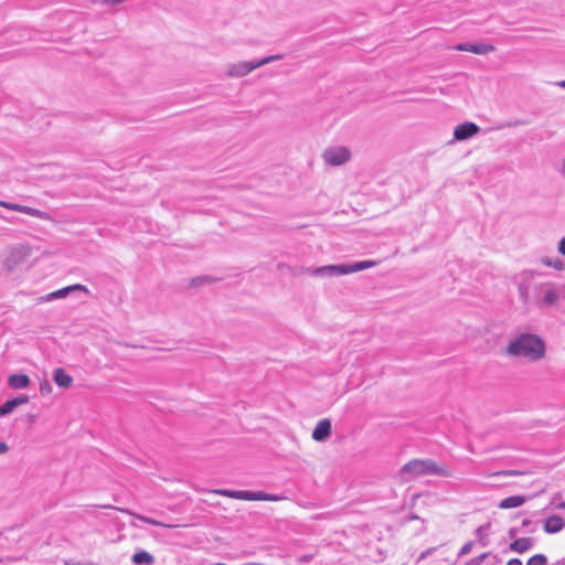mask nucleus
Segmentation results:
<instances>
[{
	"instance_id": "obj_1",
	"label": "nucleus",
	"mask_w": 565,
	"mask_h": 565,
	"mask_svg": "<svg viewBox=\"0 0 565 565\" xmlns=\"http://www.w3.org/2000/svg\"><path fill=\"white\" fill-rule=\"evenodd\" d=\"M504 354L529 362H537L545 358L546 344L544 339L536 333L521 332L509 341Z\"/></svg>"
},
{
	"instance_id": "obj_2",
	"label": "nucleus",
	"mask_w": 565,
	"mask_h": 565,
	"mask_svg": "<svg viewBox=\"0 0 565 565\" xmlns=\"http://www.w3.org/2000/svg\"><path fill=\"white\" fill-rule=\"evenodd\" d=\"M377 265L374 260H362L353 264H339V265H326L320 267H307L302 271L311 276H342L356 271H361L367 268H372Z\"/></svg>"
},
{
	"instance_id": "obj_3",
	"label": "nucleus",
	"mask_w": 565,
	"mask_h": 565,
	"mask_svg": "<svg viewBox=\"0 0 565 565\" xmlns=\"http://www.w3.org/2000/svg\"><path fill=\"white\" fill-rule=\"evenodd\" d=\"M402 475H409V478H416L420 476H448V471L438 466L436 461L431 459H413L406 462L402 469Z\"/></svg>"
},
{
	"instance_id": "obj_4",
	"label": "nucleus",
	"mask_w": 565,
	"mask_h": 565,
	"mask_svg": "<svg viewBox=\"0 0 565 565\" xmlns=\"http://www.w3.org/2000/svg\"><path fill=\"white\" fill-rule=\"evenodd\" d=\"M215 493L237 500H246V501H279L282 497L263 492V491H247V490H228V489H220L215 490Z\"/></svg>"
},
{
	"instance_id": "obj_5",
	"label": "nucleus",
	"mask_w": 565,
	"mask_h": 565,
	"mask_svg": "<svg viewBox=\"0 0 565 565\" xmlns=\"http://www.w3.org/2000/svg\"><path fill=\"white\" fill-rule=\"evenodd\" d=\"M534 305L540 309L555 306L558 300V291L552 282H542L534 286Z\"/></svg>"
},
{
	"instance_id": "obj_6",
	"label": "nucleus",
	"mask_w": 565,
	"mask_h": 565,
	"mask_svg": "<svg viewBox=\"0 0 565 565\" xmlns=\"http://www.w3.org/2000/svg\"><path fill=\"white\" fill-rule=\"evenodd\" d=\"M31 249L24 245L11 247L4 256L3 268L12 273L30 257Z\"/></svg>"
},
{
	"instance_id": "obj_7",
	"label": "nucleus",
	"mask_w": 565,
	"mask_h": 565,
	"mask_svg": "<svg viewBox=\"0 0 565 565\" xmlns=\"http://www.w3.org/2000/svg\"><path fill=\"white\" fill-rule=\"evenodd\" d=\"M322 158L327 164L338 167L350 160L351 152L347 147H331L323 151Z\"/></svg>"
},
{
	"instance_id": "obj_8",
	"label": "nucleus",
	"mask_w": 565,
	"mask_h": 565,
	"mask_svg": "<svg viewBox=\"0 0 565 565\" xmlns=\"http://www.w3.org/2000/svg\"><path fill=\"white\" fill-rule=\"evenodd\" d=\"M0 206L8 209L10 211L24 213L26 215L40 218V220H49L50 215L49 213L38 210L35 207L18 204V203H11L7 201L0 200Z\"/></svg>"
},
{
	"instance_id": "obj_9",
	"label": "nucleus",
	"mask_w": 565,
	"mask_h": 565,
	"mask_svg": "<svg viewBox=\"0 0 565 565\" xmlns=\"http://www.w3.org/2000/svg\"><path fill=\"white\" fill-rule=\"evenodd\" d=\"M256 68H258L256 61H250V62L242 61V62H237V63H233V64L228 65L226 74L230 77H243Z\"/></svg>"
},
{
	"instance_id": "obj_10",
	"label": "nucleus",
	"mask_w": 565,
	"mask_h": 565,
	"mask_svg": "<svg viewBox=\"0 0 565 565\" xmlns=\"http://www.w3.org/2000/svg\"><path fill=\"white\" fill-rule=\"evenodd\" d=\"M480 131L478 125L471 121L459 124L454 130L455 140L462 141L472 138Z\"/></svg>"
},
{
	"instance_id": "obj_11",
	"label": "nucleus",
	"mask_w": 565,
	"mask_h": 565,
	"mask_svg": "<svg viewBox=\"0 0 565 565\" xmlns=\"http://www.w3.org/2000/svg\"><path fill=\"white\" fill-rule=\"evenodd\" d=\"M455 50L462 52H471L479 55H486L488 53L493 52L495 47L492 44L465 42L457 44L455 46Z\"/></svg>"
},
{
	"instance_id": "obj_12",
	"label": "nucleus",
	"mask_w": 565,
	"mask_h": 565,
	"mask_svg": "<svg viewBox=\"0 0 565 565\" xmlns=\"http://www.w3.org/2000/svg\"><path fill=\"white\" fill-rule=\"evenodd\" d=\"M75 290L84 291L86 294L89 292V290L86 288V286L81 285V284H75V285H71V286L64 287L62 289L55 290L53 292H50L49 295L45 296V300L51 301V300H55V299H61V298L66 297L67 295H70L72 291H75Z\"/></svg>"
},
{
	"instance_id": "obj_13",
	"label": "nucleus",
	"mask_w": 565,
	"mask_h": 565,
	"mask_svg": "<svg viewBox=\"0 0 565 565\" xmlns=\"http://www.w3.org/2000/svg\"><path fill=\"white\" fill-rule=\"evenodd\" d=\"M29 402L28 395H19L12 399L7 401L0 406V417H4L12 413L17 407L26 404Z\"/></svg>"
},
{
	"instance_id": "obj_14",
	"label": "nucleus",
	"mask_w": 565,
	"mask_h": 565,
	"mask_svg": "<svg viewBox=\"0 0 565 565\" xmlns=\"http://www.w3.org/2000/svg\"><path fill=\"white\" fill-rule=\"evenodd\" d=\"M331 420L322 419L320 420L312 431V438L316 441H323L331 435Z\"/></svg>"
},
{
	"instance_id": "obj_15",
	"label": "nucleus",
	"mask_w": 565,
	"mask_h": 565,
	"mask_svg": "<svg viewBox=\"0 0 565 565\" xmlns=\"http://www.w3.org/2000/svg\"><path fill=\"white\" fill-rule=\"evenodd\" d=\"M564 526H565L564 519L558 514L551 515L550 518H547L544 521V524H543L544 531L548 534L558 533L564 529Z\"/></svg>"
},
{
	"instance_id": "obj_16",
	"label": "nucleus",
	"mask_w": 565,
	"mask_h": 565,
	"mask_svg": "<svg viewBox=\"0 0 565 565\" xmlns=\"http://www.w3.org/2000/svg\"><path fill=\"white\" fill-rule=\"evenodd\" d=\"M533 545L534 540L532 537H520L510 543L509 550L519 554H523L531 550Z\"/></svg>"
},
{
	"instance_id": "obj_17",
	"label": "nucleus",
	"mask_w": 565,
	"mask_h": 565,
	"mask_svg": "<svg viewBox=\"0 0 565 565\" xmlns=\"http://www.w3.org/2000/svg\"><path fill=\"white\" fill-rule=\"evenodd\" d=\"M95 508H100V509H116L120 512H124V513H128V514H131V515H135L137 519H139L140 521L147 523V524H150V525H156V526H166V527H170V525H166L154 519H151V518H148V516H145V515H139V514H135L132 512H130L129 510L127 509H122V508H116L111 504H102V505H94Z\"/></svg>"
},
{
	"instance_id": "obj_18",
	"label": "nucleus",
	"mask_w": 565,
	"mask_h": 565,
	"mask_svg": "<svg viewBox=\"0 0 565 565\" xmlns=\"http://www.w3.org/2000/svg\"><path fill=\"white\" fill-rule=\"evenodd\" d=\"M53 380L60 387L67 388L73 383V377L65 372L64 369L57 367L54 370Z\"/></svg>"
},
{
	"instance_id": "obj_19",
	"label": "nucleus",
	"mask_w": 565,
	"mask_h": 565,
	"mask_svg": "<svg viewBox=\"0 0 565 565\" xmlns=\"http://www.w3.org/2000/svg\"><path fill=\"white\" fill-rule=\"evenodd\" d=\"M8 384L13 390H22L30 385V377L26 374H12L8 379Z\"/></svg>"
},
{
	"instance_id": "obj_20",
	"label": "nucleus",
	"mask_w": 565,
	"mask_h": 565,
	"mask_svg": "<svg viewBox=\"0 0 565 565\" xmlns=\"http://www.w3.org/2000/svg\"><path fill=\"white\" fill-rule=\"evenodd\" d=\"M527 498L524 495H511L501 500L498 504L500 509H513L521 507L526 502Z\"/></svg>"
},
{
	"instance_id": "obj_21",
	"label": "nucleus",
	"mask_w": 565,
	"mask_h": 565,
	"mask_svg": "<svg viewBox=\"0 0 565 565\" xmlns=\"http://www.w3.org/2000/svg\"><path fill=\"white\" fill-rule=\"evenodd\" d=\"M132 563L136 565H153L154 557L147 551H139L132 555Z\"/></svg>"
},
{
	"instance_id": "obj_22",
	"label": "nucleus",
	"mask_w": 565,
	"mask_h": 565,
	"mask_svg": "<svg viewBox=\"0 0 565 565\" xmlns=\"http://www.w3.org/2000/svg\"><path fill=\"white\" fill-rule=\"evenodd\" d=\"M541 263L543 265L547 266V267H552V268H554L556 270H559V271L564 270V268H565V263L562 259H559V258H554L553 259V258H550V257H543L541 259Z\"/></svg>"
},
{
	"instance_id": "obj_23",
	"label": "nucleus",
	"mask_w": 565,
	"mask_h": 565,
	"mask_svg": "<svg viewBox=\"0 0 565 565\" xmlns=\"http://www.w3.org/2000/svg\"><path fill=\"white\" fill-rule=\"evenodd\" d=\"M490 527V524H484V525H480L477 530H476V535L478 536L479 539V542L482 546H487L489 541L487 539V535H488V530Z\"/></svg>"
},
{
	"instance_id": "obj_24",
	"label": "nucleus",
	"mask_w": 565,
	"mask_h": 565,
	"mask_svg": "<svg viewBox=\"0 0 565 565\" xmlns=\"http://www.w3.org/2000/svg\"><path fill=\"white\" fill-rule=\"evenodd\" d=\"M547 557L544 554H535L529 558L526 565H546Z\"/></svg>"
},
{
	"instance_id": "obj_25",
	"label": "nucleus",
	"mask_w": 565,
	"mask_h": 565,
	"mask_svg": "<svg viewBox=\"0 0 565 565\" xmlns=\"http://www.w3.org/2000/svg\"><path fill=\"white\" fill-rule=\"evenodd\" d=\"M520 299L523 303L530 302V295H529V286L525 284H520L518 287Z\"/></svg>"
},
{
	"instance_id": "obj_26",
	"label": "nucleus",
	"mask_w": 565,
	"mask_h": 565,
	"mask_svg": "<svg viewBox=\"0 0 565 565\" xmlns=\"http://www.w3.org/2000/svg\"><path fill=\"white\" fill-rule=\"evenodd\" d=\"M281 58H282V55H269V56H265L264 58L256 61V62H257L258 67H260L263 65L269 64L275 61H279Z\"/></svg>"
},
{
	"instance_id": "obj_27",
	"label": "nucleus",
	"mask_w": 565,
	"mask_h": 565,
	"mask_svg": "<svg viewBox=\"0 0 565 565\" xmlns=\"http://www.w3.org/2000/svg\"><path fill=\"white\" fill-rule=\"evenodd\" d=\"M472 546H473L472 542H467L466 544H463L458 553V557L460 558V557L469 554L472 550Z\"/></svg>"
},
{
	"instance_id": "obj_28",
	"label": "nucleus",
	"mask_w": 565,
	"mask_h": 565,
	"mask_svg": "<svg viewBox=\"0 0 565 565\" xmlns=\"http://www.w3.org/2000/svg\"><path fill=\"white\" fill-rule=\"evenodd\" d=\"M521 473L522 472L519 470H501V471L494 472L493 476L509 477V476H519Z\"/></svg>"
},
{
	"instance_id": "obj_29",
	"label": "nucleus",
	"mask_w": 565,
	"mask_h": 565,
	"mask_svg": "<svg viewBox=\"0 0 565 565\" xmlns=\"http://www.w3.org/2000/svg\"><path fill=\"white\" fill-rule=\"evenodd\" d=\"M436 548H437V547H429V548H427V550L423 551V552L419 554V556H418V558H417V562H422V561L426 559L429 555H431V554L436 551Z\"/></svg>"
},
{
	"instance_id": "obj_30",
	"label": "nucleus",
	"mask_w": 565,
	"mask_h": 565,
	"mask_svg": "<svg viewBox=\"0 0 565 565\" xmlns=\"http://www.w3.org/2000/svg\"><path fill=\"white\" fill-rule=\"evenodd\" d=\"M557 250L559 254L565 256V236L558 242Z\"/></svg>"
},
{
	"instance_id": "obj_31",
	"label": "nucleus",
	"mask_w": 565,
	"mask_h": 565,
	"mask_svg": "<svg viewBox=\"0 0 565 565\" xmlns=\"http://www.w3.org/2000/svg\"><path fill=\"white\" fill-rule=\"evenodd\" d=\"M50 391H51V386H50V384H49L47 382L42 383V384L40 385V392H41L42 394L49 393Z\"/></svg>"
},
{
	"instance_id": "obj_32",
	"label": "nucleus",
	"mask_w": 565,
	"mask_h": 565,
	"mask_svg": "<svg viewBox=\"0 0 565 565\" xmlns=\"http://www.w3.org/2000/svg\"><path fill=\"white\" fill-rule=\"evenodd\" d=\"M490 555V553H482L476 557H473L480 565L482 562Z\"/></svg>"
},
{
	"instance_id": "obj_33",
	"label": "nucleus",
	"mask_w": 565,
	"mask_h": 565,
	"mask_svg": "<svg viewBox=\"0 0 565 565\" xmlns=\"http://www.w3.org/2000/svg\"><path fill=\"white\" fill-rule=\"evenodd\" d=\"M9 447L4 441H0V455L6 454Z\"/></svg>"
},
{
	"instance_id": "obj_34",
	"label": "nucleus",
	"mask_w": 565,
	"mask_h": 565,
	"mask_svg": "<svg viewBox=\"0 0 565 565\" xmlns=\"http://www.w3.org/2000/svg\"><path fill=\"white\" fill-rule=\"evenodd\" d=\"M507 565H522V561L519 558H512L507 563Z\"/></svg>"
},
{
	"instance_id": "obj_35",
	"label": "nucleus",
	"mask_w": 565,
	"mask_h": 565,
	"mask_svg": "<svg viewBox=\"0 0 565 565\" xmlns=\"http://www.w3.org/2000/svg\"><path fill=\"white\" fill-rule=\"evenodd\" d=\"M518 534V529L511 527L508 532L509 537L513 539Z\"/></svg>"
},
{
	"instance_id": "obj_36",
	"label": "nucleus",
	"mask_w": 565,
	"mask_h": 565,
	"mask_svg": "<svg viewBox=\"0 0 565 565\" xmlns=\"http://www.w3.org/2000/svg\"><path fill=\"white\" fill-rule=\"evenodd\" d=\"M210 279H211L210 277H198V278L193 279V282L196 285L201 280H210Z\"/></svg>"
},
{
	"instance_id": "obj_37",
	"label": "nucleus",
	"mask_w": 565,
	"mask_h": 565,
	"mask_svg": "<svg viewBox=\"0 0 565 565\" xmlns=\"http://www.w3.org/2000/svg\"><path fill=\"white\" fill-rule=\"evenodd\" d=\"M466 565H480L475 558L469 559Z\"/></svg>"
},
{
	"instance_id": "obj_38",
	"label": "nucleus",
	"mask_w": 565,
	"mask_h": 565,
	"mask_svg": "<svg viewBox=\"0 0 565 565\" xmlns=\"http://www.w3.org/2000/svg\"><path fill=\"white\" fill-rule=\"evenodd\" d=\"M556 509H558V510H565V501L559 502V503L556 505Z\"/></svg>"
},
{
	"instance_id": "obj_39",
	"label": "nucleus",
	"mask_w": 565,
	"mask_h": 565,
	"mask_svg": "<svg viewBox=\"0 0 565 565\" xmlns=\"http://www.w3.org/2000/svg\"><path fill=\"white\" fill-rule=\"evenodd\" d=\"M530 523H531V521L525 519V520H523V521H522V526H524V527H525V526H527Z\"/></svg>"
},
{
	"instance_id": "obj_40",
	"label": "nucleus",
	"mask_w": 565,
	"mask_h": 565,
	"mask_svg": "<svg viewBox=\"0 0 565 565\" xmlns=\"http://www.w3.org/2000/svg\"><path fill=\"white\" fill-rule=\"evenodd\" d=\"M557 85L562 88H565V79L557 83Z\"/></svg>"
},
{
	"instance_id": "obj_41",
	"label": "nucleus",
	"mask_w": 565,
	"mask_h": 565,
	"mask_svg": "<svg viewBox=\"0 0 565 565\" xmlns=\"http://www.w3.org/2000/svg\"><path fill=\"white\" fill-rule=\"evenodd\" d=\"M417 519H418V516L414 514V515L409 516L408 520H417Z\"/></svg>"
},
{
	"instance_id": "obj_42",
	"label": "nucleus",
	"mask_w": 565,
	"mask_h": 565,
	"mask_svg": "<svg viewBox=\"0 0 565 565\" xmlns=\"http://www.w3.org/2000/svg\"><path fill=\"white\" fill-rule=\"evenodd\" d=\"M562 167H563V170L565 171V158L563 159Z\"/></svg>"
},
{
	"instance_id": "obj_43",
	"label": "nucleus",
	"mask_w": 565,
	"mask_h": 565,
	"mask_svg": "<svg viewBox=\"0 0 565 565\" xmlns=\"http://www.w3.org/2000/svg\"><path fill=\"white\" fill-rule=\"evenodd\" d=\"M0 218H2V220H7V218H6L4 216H2L1 214H0Z\"/></svg>"
}]
</instances>
